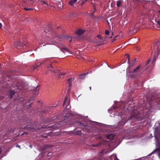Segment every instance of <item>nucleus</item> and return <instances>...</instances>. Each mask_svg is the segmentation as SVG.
<instances>
[{
  "instance_id": "nucleus-29",
  "label": "nucleus",
  "mask_w": 160,
  "mask_h": 160,
  "mask_svg": "<svg viewBox=\"0 0 160 160\" xmlns=\"http://www.w3.org/2000/svg\"><path fill=\"white\" fill-rule=\"evenodd\" d=\"M52 155V153H48V156H50Z\"/></svg>"
},
{
  "instance_id": "nucleus-27",
  "label": "nucleus",
  "mask_w": 160,
  "mask_h": 160,
  "mask_svg": "<svg viewBox=\"0 0 160 160\" xmlns=\"http://www.w3.org/2000/svg\"><path fill=\"white\" fill-rule=\"evenodd\" d=\"M97 37L98 38H100V39H102V38L101 37L100 35H98L97 36Z\"/></svg>"
},
{
  "instance_id": "nucleus-6",
  "label": "nucleus",
  "mask_w": 160,
  "mask_h": 160,
  "mask_svg": "<svg viewBox=\"0 0 160 160\" xmlns=\"http://www.w3.org/2000/svg\"><path fill=\"white\" fill-rule=\"evenodd\" d=\"M63 39L66 40H68L69 42H71L72 41L71 37L68 36H66L64 37H62V38L61 40L62 41Z\"/></svg>"
},
{
  "instance_id": "nucleus-34",
  "label": "nucleus",
  "mask_w": 160,
  "mask_h": 160,
  "mask_svg": "<svg viewBox=\"0 0 160 160\" xmlns=\"http://www.w3.org/2000/svg\"><path fill=\"white\" fill-rule=\"evenodd\" d=\"M118 37V36H117L115 37L114 39L113 40H115L116 39V38H117Z\"/></svg>"
},
{
  "instance_id": "nucleus-7",
  "label": "nucleus",
  "mask_w": 160,
  "mask_h": 160,
  "mask_svg": "<svg viewBox=\"0 0 160 160\" xmlns=\"http://www.w3.org/2000/svg\"><path fill=\"white\" fill-rule=\"evenodd\" d=\"M84 32V31L81 29H79L76 32V33L78 35H80L82 34Z\"/></svg>"
},
{
  "instance_id": "nucleus-41",
  "label": "nucleus",
  "mask_w": 160,
  "mask_h": 160,
  "mask_svg": "<svg viewBox=\"0 0 160 160\" xmlns=\"http://www.w3.org/2000/svg\"><path fill=\"white\" fill-rule=\"evenodd\" d=\"M158 12L160 14V10L158 11Z\"/></svg>"
},
{
  "instance_id": "nucleus-36",
  "label": "nucleus",
  "mask_w": 160,
  "mask_h": 160,
  "mask_svg": "<svg viewBox=\"0 0 160 160\" xmlns=\"http://www.w3.org/2000/svg\"><path fill=\"white\" fill-rule=\"evenodd\" d=\"M149 137H150V138H152V134H150V136Z\"/></svg>"
},
{
  "instance_id": "nucleus-32",
  "label": "nucleus",
  "mask_w": 160,
  "mask_h": 160,
  "mask_svg": "<svg viewBox=\"0 0 160 160\" xmlns=\"http://www.w3.org/2000/svg\"><path fill=\"white\" fill-rule=\"evenodd\" d=\"M112 108H113V109H115L116 108V106H113Z\"/></svg>"
},
{
  "instance_id": "nucleus-46",
  "label": "nucleus",
  "mask_w": 160,
  "mask_h": 160,
  "mask_svg": "<svg viewBox=\"0 0 160 160\" xmlns=\"http://www.w3.org/2000/svg\"><path fill=\"white\" fill-rule=\"evenodd\" d=\"M30 147L31 148H32V146L31 145H30Z\"/></svg>"
},
{
  "instance_id": "nucleus-1",
  "label": "nucleus",
  "mask_w": 160,
  "mask_h": 160,
  "mask_svg": "<svg viewBox=\"0 0 160 160\" xmlns=\"http://www.w3.org/2000/svg\"><path fill=\"white\" fill-rule=\"evenodd\" d=\"M68 97H66L65 100L64 101L63 105L65 106V105H66V106H65L66 109H69L70 108V105L69 104V99L68 100L67 99Z\"/></svg>"
},
{
  "instance_id": "nucleus-19",
  "label": "nucleus",
  "mask_w": 160,
  "mask_h": 160,
  "mask_svg": "<svg viewBox=\"0 0 160 160\" xmlns=\"http://www.w3.org/2000/svg\"><path fill=\"white\" fill-rule=\"evenodd\" d=\"M112 151V150H109V151H108L107 152H106V151L104 152V150L103 151H102V152H101L100 153H107L110 152H111Z\"/></svg>"
},
{
  "instance_id": "nucleus-21",
  "label": "nucleus",
  "mask_w": 160,
  "mask_h": 160,
  "mask_svg": "<svg viewBox=\"0 0 160 160\" xmlns=\"http://www.w3.org/2000/svg\"><path fill=\"white\" fill-rule=\"evenodd\" d=\"M40 2L42 3H43V4L46 5L47 6H49V5L46 2L43 1V0H41Z\"/></svg>"
},
{
  "instance_id": "nucleus-49",
  "label": "nucleus",
  "mask_w": 160,
  "mask_h": 160,
  "mask_svg": "<svg viewBox=\"0 0 160 160\" xmlns=\"http://www.w3.org/2000/svg\"><path fill=\"white\" fill-rule=\"evenodd\" d=\"M0 138H2V137H1L0 136Z\"/></svg>"
},
{
  "instance_id": "nucleus-38",
  "label": "nucleus",
  "mask_w": 160,
  "mask_h": 160,
  "mask_svg": "<svg viewBox=\"0 0 160 160\" xmlns=\"http://www.w3.org/2000/svg\"><path fill=\"white\" fill-rule=\"evenodd\" d=\"M2 151V149L1 148H0V153H1Z\"/></svg>"
},
{
  "instance_id": "nucleus-16",
  "label": "nucleus",
  "mask_w": 160,
  "mask_h": 160,
  "mask_svg": "<svg viewBox=\"0 0 160 160\" xmlns=\"http://www.w3.org/2000/svg\"><path fill=\"white\" fill-rule=\"evenodd\" d=\"M122 1L121 0H118L117 2V6L118 7H119L121 5Z\"/></svg>"
},
{
  "instance_id": "nucleus-4",
  "label": "nucleus",
  "mask_w": 160,
  "mask_h": 160,
  "mask_svg": "<svg viewBox=\"0 0 160 160\" xmlns=\"http://www.w3.org/2000/svg\"><path fill=\"white\" fill-rule=\"evenodd\" d=\"M59 47L60 48V49H62V50H65V51L67 52H69V50L67 48V47L62 44H60L59 45Z\"/></svg>"
},
{
  "instance_id": "nucleus-31",
  "label": "nucleus",
  "mask_w": 160,
  "mask_h": 160,
  "mask_svg": "<svg viewBox=\"0 0 160 160\" xmlns=\"http://www.w3.org/2000/svg\"><path fill=\"white\" fill-rule=\"evenodd\" d=\"M157 45H160V42H158L157 43Z\"/></svg>"
},
{
  "instance_id": "nucleus-11",
  "label": "nucleus",
  "mask_w": 160,
  "mask_h": 160,
  "mask_svg": "<svg viewBox=\"0 0 160 160\" xmlns=\"http://www.w3.org/2000/svg\"><path fill=\"white\" fill-rule=\"evenodd\" d=\"M73 133L74 135H81V132L80 131L78 130L74 131Z\"/></svg>"
},
{
  "instance_id": "nucleus-23",
  "label": "nucleus",
  "mask_w": 160,
  "mask_h": 160,
  "mask_svg": "<svg viewBox=\"0 0 160 160\" xmlns=\"http://www.w3.org/2000/svg\"><path fill=\"white\" fill-rule=\"evenodd\" d=\"M24 9L27 11H29V10H31L33 9L31 8H24Z\"/></svg>"
},
{
  "instance_id": "nucleus-35",
  "label": "nucleus",
  "mask_w": 160,
  "mask_h": 160,
  "mask_svg": "<svg viewBox=\"0 0 160 160\" xmlns=\"http://www.w3.org/2000/svg\"><path fill=\"white\" fill-rule=\"evenodd\" d=\"M16 147H18V148H20V146L19 145H17L16 146Z\"/></svg>"
},
{
  "instance_id": "nucleus-45",
  "label": "nucleus",
  "mask_w": 160,
  "mask_h": 160,
  "mask_svg": "<svg viewBox=\"0 0 160 160\" xmlns=\"http://www.w3.org/2000/svg\"><path fill=\"white\" fill-rule=\"evenodd\" d=\"M64 118H65L64 119H65V118H66L65 116H64Z\"/></svg>"
},
{
  "instance_id": "nucleus-40",
  "label": "nucleus",
  "mask_w": 160,
  "mask_h": 160,
  "mask_svg": "<svg viewBox=\"0 0 160 160\" xmlns=\"http://www.w3.org/2000/svg\"><path fill=\"white\" fill-rule=\"evenodd\" d=\"M37 68V67H34V68H33V69H36Z\"/></svg>"
},
{
  "instance_id": "nucleus-9",
  "label": "nucleus",
  "mask_w": 160,
  "mask_h": 160,
  "mask_svg": "<svg viewBox=\"0 0 160 160\" xmlns=\"http://www.w3.org/2000/svg\"><path fill=\"white\" fill-rule=\"evenodd\" d=\"M77 1V0H71L69 2V4L70 5H73Z\"/></svg>"
},
{
  "instance_id": "nucleus-48",
  "label": "nucleus",
  "mask_w": 160,
  "mask_h": 160,
  "mask_svg": "<svg viewBox=\"0 0 160 160\" xmlns=\"http://www.w3.org/2000/svg\"><path fill=\"white\" fill-rule=\"evenodd\" d=\"M112 37V36L109 37L110 38H111Z\"/></svg>"
},
{
  "instance_id": "nucleus-20",
  "label": "nucleus",
  "mask_w": 160,
  "mask_h": 160,
  "mask_svg": "<svg viewBox=\"0 0 160 160\" xmlns=\"http://www.w3.org/2000/svg\"><path fill=\"white\" fill-rule=\"evenodd\" d=\"M51 42H52V43L50 44H52L55 45L58 43L56 41H53L52 40H51Z\"/></svg>"
},
{
  "instance_id": "nucleus-17",
  "label": "nucleus",
  "mask_w": 160,
  "mask_h": 160,
  "mask_svg": "<svg viewBox=\"0 0 160 160\" xmlns=\"http://www.w3.org/2000/svg\"><path fill=\"white\" fill-rule=\"evenodd\" d=\"M139 68H140V66H138L137 68H136L135 70H134L133 71V73H134L136 72H138V70L139 69Z\"/></svg>"
},
{
  "instance_id": "nucleus-2",
  "label": "nucleus",
  "mask_w": 160,
  "mask_h": 160,
  "mask_svg": "<svg viewBox=\"0 0 160 160\" xmlns=\"http://www.w3.org/2000/svg\"><path fill=\"white\" fill-rule=\"evenodd\" d=\"M107 141L106 140H102L101 141L99 142L98 143L92 144V146L93 147H99L100 146L102 145H104L106 144Z\"/></svg>"
},
{
  "instance_id": "nucleus-26",
  "label": "nucleus",
  "mask_w": 160,
  "mask_h": 160,
  "mask_svg": "<svg viewBox=\"0 0 160 160\" xmlns=\"http://www.w3.org/2000/svg\"><path fill=\"white\" fill-rule=\"evenodd\" d=\"M150 61V59H148L147 60V61L146 62L145 64H146V65H148L149 63V62Z\"/></svg>"
},
{
  "instance_id": "nucleus-24",
  "label": "nucleus",
  "mask_w": 160,
  "mask_h": 160,
  "mask_svg": "<svg viewBox=\"0 0 160 160\" xmlns=\"http://www.w3.org/2000/svg\"><path fill=\"white\" fill-rule=\"evenodd\" d=\"M47 68H53V67L52 66L51 64H50L47 66Z\"/></svg>"
},
{
  "instance_id": "nucleus-37",
  "label": "nucleus",
  "mask_w": 160,
  "mask_h": 160,
  "mask_svg": "<svg viewBox=\"0 0 160 160\" xmlns=\"http://www.w3.org/2000/svg\"><path fill=\"white\" fill-rule=\"evenodd\" d=\"M2 28V24L1 23H0V28Z\"/></svg>"
},
{
  "instance_id": "nucleus-10",
  "label": "nucleus",
  "mask_w": 160,
  "mask_h": 160,
  "mask_svg": "<svg viewBox=\"0 0 160 160\" xmlns=\"http://www.w3.org/2000/svg\"><path fill=\"white\" fill-rule=\"evenodd\" d=\"M15 92L13 90H11L10 92V95L9 96V98H12V97L14 95Z\"/></svg>"
},
{
  "instance_id": "nucleus-39",
  "label": "nucleus",
  "mask_w": 160,
  "mask_h": 160,
  "mask_svg": "<svg viewBox=\"0 0 160 160\" xmlns=\"http://www.w3.org/2000/svg\"><path fill=\"white\" fill-rule=\"evenodd\" d=\"M42 62H41V63H40V64L39 65H38L37 67H39V66L41 64H42Z\"/></svg>"
},
{
  "instance_id": "nucleus-15",
  "label": "nucleus",
  "mask_w": 160,
  "mask_h": 160,
  "mask_svg": "<svg viewBox=\"0 0 160 160\" xmlns=\"http://www.w3.org/2000/svg\"><path fill=\"white\" fill-rule=\"evenodd\" d=\"M87 75V74H82L80 75L79 78L81 79H84L85 78V76Z\"/></svg>"
},
{
  "instance_id": "nucleus-22",
  "label": "nucleus",
  "mask_w": 160,
  "mask_h": 160,
  "mask_svg": "<svg viewBox=\"0 0 160 160\" xmlns=\"http://www.w3.org/2000/svg\"><path fill=\"white\" fill-rule=\"evenodd\" d=\"M125 55L127 57V58H128V63H129V55L128 54H126Z\"/></svg>"
},
{
  "instance_id": "nucleus-3",
  "label": "nucleus",
  "mask_w": 160,
  "mask_h": 160,
  "mask_svg": "<svg viewBox=\"0 0 160 160\" xmlns=\"http://www.w3.org/2000/svg\"><path fill=\"white\" fill-rule=\"evenodd\" d=\"M136 61V58H135L133 59V60L132 62L130 63L129 62V63H128L129 64V66L127 69V72H129L130 68L131 67H132V66H133L135 64V63Z\"/></svg>"
},
{
  "instance_id": "nucleus-44",
  "label": "nucleus",
  "mask_w": 160,
  "mask_h": 160,
  "mask_svg": "<svg viewBox=\"0 0 160 160\" xmlns=\"http://www.w3.org/2000/svg\"><path fill=\"white\" fill-rule=\"evenodd\" d=\"M89 88H90V90L91 89V87H89Z\"/></svg>"
},
{
  "instance_id": "nucleus-5",
  "label": "nucleus",
  "mask_w": 160,
  "mask_h": 160,
  "mask_svg": "<svg viewBox=\"0 0 160 160\" xmlns=\"http://www.w3.org/2000/svg\"><path fill=\"white\" fill-rule=\"evenodd\" d=\"M137 113L133 115L132 114L130 117L128 119V120H132L133 121L137 119Z\"/></svg>"
},
{
  "instance_id": "nucleus-43",
  "label": "nucleus",
  "mask_w": 160,
  "mask_h": 160,
  "mask_svg": "<svg viewBox=\"0 0 160 160\" xmlns=\"http://www.w3.org/2000/svg\"><path fill=\"white\" fill-rule=\"evenodd\" d=\"M51 70V71H52V72H54V73H56V72H54L53 71H52V70Z\"/></svg>"
},
{
  "instance_id": "nucleus-8",
  "label": "nucleus",
  "mask_w": 160,
  "mask_h": 160,
  "mask_svg": "<svg viewBox=\"0 0 160 160\" xmlns=\"http://www.w3.org/2000/svg\"><path fill=\"white\" fill-rule=\"evenodd\" d=\"M73 79L71 78L68 79L67 80L68 82V87H70L71 86V82L72 81Z\"/></svg>"
},
{
  "instance_id": "nucleus-42",
  "label": "nucleus",
  "mask_w": 160,
  "mask_h": 160,
  "mask_svg": "<svg viewBox=\"0 0 160 160\" xmlns=\"http://www.w3.org/2000/svg\"><path fill=\"white\" fill-rule=\"evenodd\" d=\"M64 74H65V73L61 74H60V75H64Z\"/></svg>"
},
{
  "instance_id": "nucleus-30",
  "label": "nucleus",
  "mask_w": 160,
  "mask_h": 160,
  "mask_svg": "<svg viewBox=\"0 0 160 160\" xmlns=\"http://www.w3.org/2000/svg\"><path fill=\"white\" fill-rule=\"evenodd\" d=\"M78 123H79V124H80L81 126H83V123H81L79 122H78Z\"/></svg>"
},
{
  "instance_id": "nucleus-33",
  "label": "nucleus",
  "mask_w": 160,
  "mask_h": 160,
  "mask_svg": "<svg viewBox=\"0 0 160 160\" xmlns=\"http://www.w3.org/2000/svg\"><path fill=\"white\" fill-rule=\"evenodd\" d=\"M108 112H109L110 111H111L112 110V108H109V109H108Z\"/></svg>"
},
{
  "instance_id": "nucleus-12",
  "label": "nucleus",
  "mask_w": 160,
  "mask_h": 160,
  "mask_svg": "<svg viewBox=\"0 0 160 160\" xmlns=\"http://www.w3.org/2000/svg\"><path fill=\"white\" fill-rule=\"evenodd\" d=\"M33 89H34L33 92L35 94H36L38 93L39 89L38 88H37L34 87Z\"/></svg>"
},
{
  "instance_id": "nucleus-13",
  "label": "nucleus",
  "mask_w": 160,
  "mask_h": 160,
  "mask_svg": "<svg viewBox=\"0 0 160 160\" xmlns=\"http://www.w3.org/2000/svg\"><path fill=\"white\" fill-rule=\"evenodd\" d=\"M17 44L16 43L15 44V45L16 46H24L25 44L24 45L22 43L20 42H18Z\"/></svg>"
},
{
  "instance_id": "nucleus-47",
  "label": "nucleus",
  "mask_w": 160,
  "mask_h": 160,
  "mask_svg": "<svg viewBox=\"0 0 160 160\" xmlns=\"http://www.w3.org/2000/svg\"><path fill=\"white\" fill-rule=\"evenodd\" d=\"M6 154H5V155H4V156H6Z\"/></svg>"
},
{
  "instance_id": "nucleus-14",
  "label": "nucleus",
  "mask_w": 160,
  "mask_h": 160,
  "mask_svg": "<svg viewBox=\"0 0 160 160\" xmlns=\"http://www.w3.org/2000/svg\"><path fill=\"white\" fill-rule=\"evenodd\" d=\"M106 138L107 139H109L110 140H112L113 139V136L112 134H109L108 135H107L106 136Z\"/></svg>"
},
{
  "instance_id": "nucleus-28",
  "label": "nucleus",
  "mask_w": 160,
  "mask_h": 160,
  "mask_svg": "<svg viewBox=\"0 0 160 160\" xmlns=\"http://www.w3.org/2000/svg\"><path fill=\"white\" fill-rule=\"evenodd\" d=\"M155 62V58H154L152 61V63H154Z\"/></svg>"
},
{
  "instance_id": "nucleus-25",
  "label": "nucleus",
  "mask_w": 160,
  "mask_h": 160,
  "mask_svg": "<svg viewBox=\"0 0 160 160\" xmlns=\"http://www.w3.org/2000/svg\"><path fill=\"white\" fill-rule=\"evenodd\" d=\"M105 33L106 35H108L109 34V31L108 30H106L105 31Z\"/></svg>"
},
{
  "instance_id": "nucleus-18",
  "label": "nucleus",
  "mask_w": 160,
  "mask_h": 160,
  "mask_svg": "<svg viewBox=\"0 0 160 160\" xmlns=\"http://www.w3.org/2000/svg\"><path fill=\"white\" fill-rule=\"evenodd\" d=\"M155 21L157 23V25H158V27L160 28V20H156Z\"/></svg>"
}]
</instances>
